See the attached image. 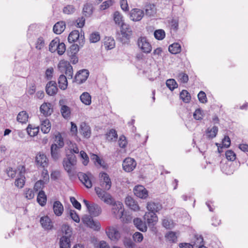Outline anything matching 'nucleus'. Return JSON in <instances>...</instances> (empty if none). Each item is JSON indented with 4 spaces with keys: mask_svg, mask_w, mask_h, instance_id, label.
Instances as JSON below:
<instances>
[{
    "mask_svg": "<svg viewBox=\"0 0 248 248\" xmlns=\"http://www.w3.org/2000/svg\"><path fill=\"white\" fill-rule=\"evenodd\" d=\"M95 191L98 197L104 202L112 205V213L117 218H121L124 212L123 204L121 202H114L111 196L107 192L103 191L100 187L95 188Z\"/></svg>",
    "mask_w": 248,
    "mask_h": 248,
    "instance_id": "f257e3e1",
    "label": "nucleus"
},
{
    "mask_svg": "<svg viewBox=\"0 0 248 248\" xmlns=\"http://www.w3.org/2000/svg\"><path fill=\"white\" fill-rule=\"evenodd\" d=\"M132 34V31L128 24L123 25L120 33L118 35V39L123 44H128Z\"/></svg>",
    "mask_w": 248,
    "mask_h": 248,
    "instance_id": "f03ea898",
    "label": "nucleus"
},
{
    "mask_svg": "<svg viewBox=\"0 0 248 248\" xmlns=\"http://www.w3.org/2000/svg\"><path fill=\"white\" fill-rule=\"evenodd\" d=\"M76 163L77 160L76 156L74 155H68L67 158L63 159V165L65 170L69 174H72L74 172Z\"/></svg>",
    "mask_w": 248,
    "mask_h": 248,
    "instance_id": "7ed1b4c3",
    "label": "nucleus"
},
{
    "mask_svg": "<svg viewBox=\"0 0 248 248\" xmlns=\"http://www.w3.org/2000/svg\"><path fill=\"white\" fill-rule=\"evenodd\" d=\"M83 202L86 206L89 213L93 217H98L102 212L101 208L97 204L91 202L90 203L87 200L84 199Z\"/></svg>",
    "mask_w": 248,
    "mask_h": 248,
    "instance_id": "20e7f679",
    "label": "nucleus"
},
{
    "mask_svg": "<svg viewBox=\"0 0 248 248\" xmlns=\"http://www.w3.org/2000/svg\"><path fill=\"white\" fill-rule=\"evenodd\" d=\"M99 182L103 191L108 190L111 186V181L108 175L106 172H101L99 174ZM101 189V188H100Z\"/></svg>",
    "mask_w": 248,
    "mask_h": 248,
    "instance_id": "39448f33",
    "label": "nucleus"
},
{
    "mask_svg": "<svg viewBox=\"0 0 248 248\" xmlns=\"http://www.w3.org/2000/svg\"><path fill=\"white\" fill-rule=\"evenodd\" d=\"M81 220L85 225L93 230L98 231L100 229L101 225L100 223L97 221L93 220L91 216L84 215Z\"/></svg>",
    "mask_w": 248,
    "mask_h": 248,
    "instance_id": "423d86ee",
    "label": "nucleus"
},
{
    "mask_svg": "<svg viewBox=\"0 0 248 248\" xmlns=\"http://www.w3.org/2000/svg\"><path fill=\"white\" fill-rule=\"evenodd\" d=\"M139 48L145 53H149L152 50V46L145 37H140L137 41Z\"/></svg>",
    "mask_w": 248,
    "mask_h": 248,
    "instance_id": "0eeeda50",
    "label": "nucleus"
},
{
    "mask_svg": "<svg viewBox=\"0 0 248 248\" xmlns=\"http://www.w3.org/2000/svg\"><path fill=\"white\" fill-rule=\"evenodd\" d=\"M83 39L84 36L81 33L80 34L79 31L78 30H74L71 31L68 37V41L71 43L78 40L80 46H82L84 44Z\"/></svg>",
    "mask_w": 248,
    "mask_h": 248,
    "instance_id": "6e6552de",
    "label": "nucleus"
},
{
    "mask_svg": "<svg viewBox=\"0 0 248 248\" xmlns=\"http://www.w3.org/2000/svg\"><path fill=\"white\" fill-rule=\"evenodd\" d=\"M35 162L38 167H41L43 168L47 167L48 165V159L44 154L41 152L38 153L36 155Z\"/></svg>",
    "mask_w": 248,
    "mask_h": 248,
    "instance_id": "1a4fd4ad",
    "label": "nucleus"
},
{
    "mask_svg": "<svg viewBox=\"0 0 248 248\" xmlns=\"http://www.w3.org/2000/svg\"><path fill=\"white\" fill-rule=\"evenodd\" d=\"M78 177L82 184L88 188L92 186L91 181L92 174L91 173H84L79 172L78 174Z\"/></svg>",
    "mask_w": 248,
    "mask_h": 248,
    "instance_id": "9d476101",
    "label": "nucleus"
},
{
    "mask_svg": "<svg viewBox=\"0 0 248 248\" xmlns=\"http://www.w3.org/2000/svg\"><path fill=\"white\" fill-rule=\"evenodd\" d=\"M137 163L136 161L130 157L125 158L123 161V168L127 172H130L136 168Z\"/></svg>",
    "mask_w": 248,
    "mask_h": 248,
    "instance_id": "9b49d317",
    "label": "nucleus"
},
{
    "mask_svg": "<svg viewBox=\"0 0 248 248\" xmlns=\"http://www.w3.org/2000/svg\"><path fill=\"white\" fill-rule=\"evenodd\" d=\"M1 202L3 207L8 211L11 212L16 208V205L14 200L8 197H3L1 200Z\"/></svg>",
    "mask_w": 248,
    "mask_h": 248,
    "instance_id": "f8f14e48",
    "label": "nucleus"
},
{
    "mask_svg": "<svg viewBox=\"0 0 248 248\" xmlns=\"http://www.w3.org/2000/svg\"><path fill=\"white\" fill-rule=\"evenodd\" d=\"M134 194L138 197L145 199L148 196V192L147 189L141 185L135 186L134 188Z\"/></svg>",
    "mask_w": 248,
    "mask_h": 248,
    "instance_id": "ddd939ff",
    "label": "nucleus"
},
{
    "mask_svg": "<svg viewBox=\"0 0 248 248\" xmlns=\"http://www.w3.org/2000/svg\"><path fill=\"white\" fill-rule=\"evenodd\" d=\"M106 233L108 238L112 241H117L121 237L119 232L113 227H109L106 231Z\"/></svg>",
    "mask_w": 248,
    "mask_h": 248,
    "instance_id": "4468645a",
    "label": "nucleus"
},
{
    "mask_svg": "<svg viewBox=\"0 0 248 248\" xmlns=\"http://www.w3.org/2000/svg\"><path fill=\"white\" fill-rule=\"evenodd\" d=\"M144 16V12L142 10L134 8L131 10L130 13V19L134 21L140 20Z\"/></svg>",
    "mask_w": 248,
    "mask_h": 248,
    "instance_id": "2eb2a0df",
    "label": "nucleus"
},
{
    "mask_svg": "<svg viewBox=\"0 0 248 248\" xmlns=\"http://www.w3.org/2000/svg\"><path fill=\"white\" fill-rule=\"evenodd\" d=\"M58 91L57 83L55 81H50L46 85V92L50 96L55 95Z\"/></svg>",
    "mask_w": 248,
    "mask_h": 248,
    "instance_id": "dca6fc26",
    "label": "nucleus"
},
{
    "mask_svg": "<svg viewBox=\"0 0 248 248\" xmlns=\"http://www.w3.org/2000/svg\"><path fill=\"white\" fill-rule=\"evenodd\" d=\"M146 208L149 212L155 213L162 209V205L159 202L151 201L147 202Z\"/></svg>",
    "mask_w": 248,
    "mask_h": 248,
    "instance_id": "f3484780",
    "label": "nucleus"
},
{
    "mask_svg": "<svg viewBox=\"0 0 248 248\" xmlns=\"http://www.w3.org/2000/svg\"><path fill=\"white\" fill-rule=\"evenodd\" d=\"M89 75L88 70L83 69L77 73L75 76V80L78 84H81L86 80Z\"/></svg>",
    "mask_w": 248,
    "mask_h": 248,
    "instance_id": "a211bd4d",
    "label": "nucleus"
},
{
    "mask_svg": "<svg viewBox=\"0 0 248 248\" xmlns=\"http://www.w3.org/2000/svg\"><path fill=\"white\" fill-rule=\"evenodd\" d=\"M144 217L149 226H154L158 221L157 215L153 212H146Z\"/></svg>",
    "mask_w": 248,
    "mask_h": 248,
    "instance_id": "6ab92c4d",
    "label": "nucleus"
},
{
    "mask_svg": "<svg viewBox=\"0 0 248 248\" xmlns=\"http://www.w3.org/2000/svg\"><path fill=\"white\" fill-rule=\"evenodd\" d=\"M40 222L45 230H50L53 228V223L48 216L41 217Z\"/></svg>",
    "mask_w": 248,
    "mask_h": 248,
    "instance_id": "aec40b11",
    "label": "nucleus"
},
{
    "mask_svg": "<svg viewBox=\"0 0 248 248\" xmlns=\"http://www.w3.org/2000/svg\"><path fill=\"white\" fill-rule=\"evenodd\" d=\"M40 110L45 116L51 115L53 112L51 104L49 103H44L40 107Z\"/></svg>",
    "mask_w": 248,
    "mask_h": 248,
    "instance_id": "412c9836",
    "label": "nucleus"
},
{
    "mask_svg": "<svg viewBox=\"0 0 248 248\" xmlns=\"http://www.w3.org/2000/svg\"><path fill=\"white\" fill-rule=\"evenodd\" d=\"M125 202L126 205L131 209L137 211L140 210V207L138 203L131 197H127L125 199Z\"/></svg>",
    "mask_w": 248,
    "mask_h": 248,
    "instance_id": "4be33fe9",
    "label": "nucleus"
},
{
    "mask_svg": "<svg viewBox=\"0 0 248 248\" xmlns=\"http://www.w3.org/2000/svg\"><path fill=\"white\" fill-rule=\"evenodd\" d=\"M53 209L56 216H61L63 212V205L60 201H55L53 203Z\"/></svg>",
    "mask_w": 248,
    "mask_h": 248,
    "instance_id": "5701e85b",
    "label": "nucleus"
},
{
    "mask_svg": "<svg viewBox=\"0 0 248 248\" xmlns=\"http://www.w3.org/2000/svg\"><path fill=\"white\" fill-rule=\"evenodd\" d=\"M80 133L86 138H88L91 135V129L89 125L85 123H82L80 124L79 128Z\"/></svg>",
    "mask_w": 248,
    "mask_h": 248,
    "instance_id": "b1692460",
    "label": "nucleus"
},
{
    "mask_svg": "<svg viewBox=\"0 0 248 248\" xmlns=\"http://www.w3.org/2000/svg\"><path fill=\"white\" fill-rule=\"evenodd\" d=\"M134 225L140 231L144 232L147 231V227L145 223L143 222L140 218H136L133 220Z\"/></svg>",
    "mask_w": 248,
    "mask_h": 248,
    "instance_id": "393cba45",
    "label": "nucleus"
},
{
    "mask_svg": "<svg viewBox=\"0 0 248 248\" xmlns=\"http://www.w3.org/2000/svg\"><path fill=\"white\" fill-rule=\"evenodd\" d=\"M65 29V23L63 21L57 22L53 27L54 33L57 34L62 33Z\"/></svg>",
    "mask_w": 248,
    "mask_h": 248,
    "instance_id": "a878e982",
    "label": "nucleus"
},
{
    "mask_svg": "<svg viewBox=\"0 0 248 248\" xmlns=\"http://www.w3.org/2000/svg\"><path fill=\"white\" fill-rule=\"evenodd\" d=\"M60 148L58 147L55 144L51 146V155L52 158L55 160H58L60 157Z\"/></svg>",
    "mask_w": 248,
    "mask_h": 248,
    "instance_id": "bb28decb",
    "label": "nucleus"
},
{
    "mask_svg": "<svg viewBox=\"0 0 248 248\" xmlns=\"http://www.w3.org/2000/svg\"><path fill=\"white\" fill-rule=\"evenodd\" d=\"M104 46L106 49H111L115 46V40L112 37H106L104 39Z\"/></svg>",
    "mask_w": 248,
    "mask_h": 248,
    "instance_id": "cd10ccee",
    "label": "nucleus"
},
{
    "mask_svg": "<svg viewBox=\"0 0 248 248\" xmlns=\"http://www.w3.org/2000/svg\"><path fill=\"white\" fill-rule=\"evenodd\" d=\"M41 124V131L45 134L48 133L51 128V124L49 121L46 118L44 120H42Z\"/></svg>",
    "mask_w": 248,
    "mask_h": 248,
    "instance_id": "c85d7f7f",
    "label": "nucleus"
},
{
    "mask_svg": "<svg viewBox=\"0 0 248 248\" xmlns=\"http://www.w3.org/2000/svg\"><path fill=\"white\" fill-rule=\"evenodd\" d=\"M113 19L115 23L121 27H122L123 25H126L124 22L123 16L118 11L114 13Z\"/></svg>",
    "mask_w": 248,
    "mask_h": 248,
    "instance_id": "c756f323",
    "label": "nucleus"
},
{
    "mask_svg": "<svg viewBox=\"0 0 248 248\" xmlns=\"http://www.w3.org/2000/svg\"><path fill=\"white\" fill-rule=\"evenodd\" d=\"M58 84L59 88L61 90H66L68 85L67 79L66 76L63 75H60L58 78Z\"/></svg>",
    "mask_w": 248,
    "mask_h": 248,
    "instance_id": "7c9ffc66",
    "label": "nucleus"
},
{
    "mask_svg": "<svg viewBox=\"0 0 248 248\" xmlns=\"http://www.w3.org/2000/svg\"><path fill=\"white\" fill-rule=\"evenodd\" d=\"M91 96L87 92L83 93L80 96V100L85 105H90L91 104Z\"/></svg>",
    "mask_w": 248,
    "mask_h": 248,
    "instance_id": "2f4dec72",
    "label": "nucleus"
},
{
    "mask_svg": "<svg viewBox=\"0 0 248 248\" xmlns=\"http://www.w3.org/2000/svg\"><path fill=\"white\" fill-rule=\"evenodd\" d=\"M60 248H71L70 238L62 236L60 239Z\"/></svg>",
    "mask_w": 248,
    "mask_h": 248,
    "instance_id": "473e14b6",
    "label": "nucleus"
},
{
    "mask_svg": "<svg viewBox=\"0 0 248 248\" xmlns=\"http://www.w3.org/2000/svg\"><path fill=\"white\" fill-rule=\"evenodd\" d=\"M218 132V127L214 126L212 128H208L206 131V136L209 139H213L216 137Z\"/></svg>",
    "mask_w": 248,
    "mask_h": 248,
    "instance_id": "72a5a7b5",
    "label": "nucleus"
},
{
    "mask_svg": "<svg viewBox=\"0 0 248 248\" xmlns=\"http://www.w3.org/2000/svg\"><path fill=\"white\" fill-rule=\"evenodd\" d=\"M37 201L38 203L42 206L46 204V196L44 191L41 190L39 191L37 196Z\"/></svg>",
    "mask_w": 248,
    "mask_h": 248,
    "instance_id": "f704fd0d",
    "label": "nucleus"
},
{
    "mask_svg": "<svg viewBox=\"0 0 248 248\" xmlns=\"http://www.w3.org/2000/svg\"><path fill=\"white\" fill-rule=\"evenodd\" d=\"M169 51L173 54H178L181 51V45L177 43H173L169 46Z\"/></svg>",
    "mask_w": 248,
    "mask_h": 248,
    "instance_id": "c9c22d12",
    "label": "nucleus"
},
{
    "mask_svg": "<svg viewBox=\"0 0 248 248\" xmlns=\"http://www.w3.org/2000/svg\"><path fill=\"white\" fill-rule=\"evenodd\" d=\"M53 144H55L58 147L60 148L64 146V142L63 139L60 133H58V134L55 135L54 143Z\"/></svg>",
    "mask_w": 248,
    "mask_h": 248,
    "instance_id": "e433bc0d",
    "label": "nucleus"
},
{
    "mask_svg": "<svg viewBox=\"0 0 248 248\" xmlns=\"http://www.w3.org/2000/svg\"><path fill=\"white\" fill-rule=\"evenodd\" d=\"M61 112L62 116L65 119L70 117L71 114L70 108L66 105H62Z\"/></svg>",
    "mask_w": 248,
    "mask_h": 248,
    "instance_id": "4c0bfd02",
    "label": "nucleus"
},
{
    "mask_svg": "<svg viewBox=\"0 0 248 248\" xmlns=\"http://www.w3.org/2000/svg\"><path fill=\"white\" fill-rule=\"evenodd\" d=\"M28 119V115L25 111L20 112L17 116V121L21 123H26Z\"/></svg>",
    "mask_w": 248,
    "mask_h": 248,
    "instance_id": "58836bf2",
    "label": "nucleus"
},
{
    "mask_svg": "<svg viewBox=\"0 0 248 248\" xmlns=\"http://www.w3.org/2000/svg\"><path fill=\"white\" fill-rule=\"evenodd\" d=\"M62 231L64 235L62 236H67V238H70L72 234V229L67 224H64L62 226Z\"/></svg>",
    "mask_w": 248,
    "mask_h": 248,
    "instance_id": "ea45409f",
    "label": "nucleus"
},
{
    "mask_svg": "<svg viewBox=\"0 0 248 248\" xmlns=\"http://www.w3.org/2000/svg\"><path fill=\"white\" fill-rule=\"evenodd\" d=\"M39 130V127L33 126L31 124H29L27 128L28 134L31 137H34L37 135Z\"/></svg>",
    "mask_w": 248,
    "mask_h": 248,
    "instance_id": "a19ab883",
    "label": "nucleus"
},
{
    "mask_svg": "<svg viewBox=\"0 0 248 248\" xmlns=\"http://www.w3.org/2000/svg\"><path fill=\"white\" fill-rule=\"evenodd\" d=\"M106 139L109 141H111L113 140H116L117 138V134L116 131L113 129H110L106 135Z\"/></svg>",
    "mask_w": 248,
    "mask_h": 248,
    "instance_id": "79ce46f5",
    "label": "nucleus"
},
{
    "mask_svg": "<svg viewBox=\"0 0 248 248\" xmlns=\"http://www.w3.org/2000/svg\"><path fill=\"white\" fill-rule=\"evenodd\" d=\"M180 98L185 103H187L189 102L191 99V96L186 90H183L180 93Z\"/></svg>",
    "mask_w": 248,
    "mask_h": 248,
    "instance_id": "37998d69",
    "label": "nucleus"
},
{
    "mask_svg": "<svg viewBox=\"0 0 248 248\" xmlns=\"http://www.w3.org/2000/svg\"><path fill=\"white\" fill-rule=\"evenodd\" d=\"M76 11V8L74 5L68 4L63 8L62 12L64 14L72 15Z\"/></svg>",
    "mask_w": 248,
    "mask_h": 248,
    "instance_id": "c03bdc74",
    "label": "nucleus"
},
{
    "mask_svg": "<svg viewBox=\"0 0 248 248\" xmlns=\"http://www.w3.org/2000/svg\"><path fill=\"white\" fill-rule=\"evenodd\" d=\"M22 170L20 172L19 177L17 178L15 181V185L19 187L22 188L23 187L25 184V177L22 175Z\"/></svg>",
    "mask_w": 248,
    "mask_h": 248,
    "instance_id": "a18cd8bd",
    "label": "nucleus"
},
{
    "mask_svg": "<svg viewBox=\"0 0 248 248\" xmlns=\"http://www.w3.org/2000/svg\"><path fill=\"white\" fill-rule=\"evenodd\" d=\"M60 43L59 39L56 38L53 40L49 46V50L51 52H54L57 50V47Z\"/></svg>",
    "mask_w": 248,
    "mask_h": 248,
    "instance_id": "49530a36",
    "label": "nucleus"
},
{
    "mask_svg": "<svg viewBox=\"0 0 248 248\" xmlns=\"http://www.w3.org/2000/svg\"><path fill=\"white\" fill-rule=\"evenodd\" d=\"M155 6L153 4L148 5L146 6L145 14L148 16H152L155 13Z\"/></svg>",
    "mask_w": 248,
    "mask_h": 248,
    "instance_id": "de8ad7c7",
    "label": "nucleus"
},
{
    "mask_svg": "<svg viewBox=\"0 0 248 248\" xmlns=\"http://www.w3.org/2000/svg\"><path fill=\"white\" fill-rule=\"evenodd\" d=\"M155 37L158 40H163L165 37V32L163 30H157L154 32Z\"/></svg>",
    "mask_w": 248,
    "mask_h": 248,
    "instance_id": "09e8293b",
    "label": "nucleus"
},
{
    "mask_svg": "<svg viewBox=\"0 0 248 248\" xmlns=\"http://www.w3.org/2000/svg\"><path fill=\"white\" fill-rule=\"evenodd\" d=\"M100 39V34L98 32H93L92 33L89 37V40L91 43H95L99 41Z\"/></svg>",
    "mask_w": 248,
    "mask_h": 248,
    "instance_id": "8fccbe9b",
    "label": "nucleus"
},
{
    "mask_svg": "<svg viewBox=\"0 0 248 248\" xmlns=\"http://www.w3.org/2000/svg\"><path fill=\"white\" fill-rule=\"evenodd\" d=\"M203 111L200 108L196 109L193 113V117L194 119H195L197 120H202L203 118Z\"/></svg>",
    "mask_w": 248,
    "mask_h": 248,
    "instance_id": "3c124183",
    "label": "nucleus"
},
{
    "mask_svg": "<svg viewBox=\"0 0 248 248\" xmlns=\"http://www.w3.org/2000/svg\"><path fill=\"white\" fill-rule=\"evenodd\" d=\"M166 85L171 91L177 87V83L174 79H169L166 81Z\"/></svg>",
    "mask_w": 248,
    "mask_h": 248,
    "instance_id": "603ef678",
    "label": "nucleus"
},
{
    "mask_svg": "<svg viewBox=\"0 0 248 248\" xmlns=\"http://www.w3.org/2000/svg\"><path fill=\"white\" fill-rule=\"evenodd\" d=\"M195 238L196 240L194 242L193 247L199 248L200 246H204L203 239L202 235H196Z\"/></svg>",
    "mask_w": 248,
    "mask_h": 248,
    "instance_id": "864d4df0",
    "label": "nucleus"
},
{
    "mask_svg": "<svg viewBox=\"0 0 248 248\" xmlns=\"http://www.w3.org/2000/svg\"><path fill=\"white\" fill-rule=\"evenodd\" d=\"M83 12L85 16H90L93 13L92 6L89 4H85L83 8Z\"/></svg>",
    "mask_w": 248,
    "mask_h": 248,
    "instance_id": "5fc2aeb1",
    "label": "nucleus"
},
{
    "mask_svg": "<svg viewBox=\"0 0 248 248\" xmlns=\"http://www.w3.org/2000/svg\"><path fill=\"white\" fill-rule=\"evenodd\" d=\"M171 30L176 31L178 30V19L177 18H173L169 22Z\"/></svg>",
    "mask_w": 248,
    "mask_h": 248,
    "instance_id": "6e6d98bb",
    "label": "nucleus"
},
{
    "mask_svg": "<svg viewBox=\"0 0 248 248\" xmlns=\"http://www.w3.org/2000/svg\"><path fill=\"white\" fill-rule=\"evenodd\" d=\"M24 194L25 197L29 200L32 199L34 197V192L30 188H26L24 190Z\"/></svg>",
    "mask_w": 248,
    "mask_h": 248,
    "instance_id": "4d7b16f0",
    "label": "nucleus"
},
{
    "mask_svg": "<svg viewBox=\"0 0 248 248\" xmlns=\"http://www.w3.org/2000/svg\"><path fill=\"white\" fill-rule=\"evenodd\" d=\"M178 81L182 83H186L188 80V77L187 75L183 72L180 73L177 76Z\"/></svg>",
    "mask_w": 248,
    "mask_h": 248,
    "instance_id": "13d9d810",
    "label": "nucleus"
},
{
    "mask_svg": "<svg viewBox=\"0 0 248 248\" xmlns=\"http://www.w3.org/2000/svg\"><path fill=\"white\" fill-rule=\"evenodd\" d=\"M166 239L171 242H175L177 240V236L176 233L173 232H168L165 236Z\"/></svg>",
    "mask_w": 248,
    "mask_h": 248,
    "instance_id": "bf43d9fd",
    "label": "nucleus"
},
{
    "mask_svg": "<svg viewBox=\"0 0 248 248\" xmlns=\"http://www.w3.org/2000/svg\"><path fill=\"white\" fill-rule=\"evenodd\" d=\"M80 156L82 159V162L84 166L87 165L89 163V158L87 154L83 151L80 152Z\"/></svg>",
    "mask_w": 248,
    "mask_h": 248,
    "instance_id": "052dcab7",
    "label": "nucleus"
},
{
    "mask_svg": "<svg viewBox=\"0 0 248 248\" xmlns=\"http://www.w3.org/2000/svg\"><path fill=\"white\" fill-rule=\"evenodd\" d=\"M226 158L230 161H234L236 158V155L232 150H227L225 153Z\"/></svg>",
    "mask_w": 248,
    "mask_h": 248,
    "instance_id": "680f3d73",
    "label": "nucleus"
},
{
    "mask_svg": "<svg viewBox=\"0 0 248 248\" xmlns=\"http://www.w3.org/2000/svg\"><path fill=\"white\" fill-rule=\"evenodd\" d=\"M65 45L63 43H60L57 47V52L60 55H62L65 51Z\"/></svg>",
    "mask_w": 248,
    "mask_h": 248,
    "instance_id": "e2e57ef3",
    "label": "nucleus"
},
{
    "mask_svg": "<svg viewBox=\"0 0 248 248\" xmlns=\"http://www.w3.org/2000/svg\"><path fill=\"white\" fill-rule=\"evenodd\" d=\"M69 215L71 218L76 222L78 223L80 221L79 217L75 210H70Z\"/></svg>",
    "mask_w": 248,
    "mask_h": 248,
    "instance_id": "0e129e2a",
    "label": "nucleus"
},
{
    "mask_svg": "<svg viewBox=\"0 0 248 248\" xmlns=\"http://www.w3.org/2000/svg\"><path fill=\"white\" fill-rule=\"evenodd\" d=\"M113 3V1L112 0H108L105 1L103 2L102 4L100 5V9L101 10H105L110 6L112 5Z\"/></svg>",
    "mask_w": 248,
    "mask_h": 248,
    "instance_id": "69168bd1",
    "label": "nucleus"
},
{
    "mask_svg": "<svg viewBox=\"0 0 248 248\" xmlns=\"http://www.w3.org/2000/svg\"><path fill=\"white\" fill-rule=\"evenodd\" d=\"M127 142L125 137L124 135L121 136L118 140V144L119 146L121 148H125L127 145Z\"/></svg>",
    "mask_w": 248,
    "mask_h": 248,
    "instance_id": "338daca9",
    "label": "nucleus"
},
{
    "mask_svg": "<svg viewBox=\"0 0 248 248\" xmlns=\"http://www.w3.org/2000/svg\"><path fill=\"white\" fill-rule=\"evenodd\" d=\"M162 225L167 229H171L174 226L173 222L168 219H163Z\"/></svg>",
    "mask_w": 248,
    "mask_h": 248,
    "instance_id": "774afa93",
    "label": "nucleus"
}]
</instances>
